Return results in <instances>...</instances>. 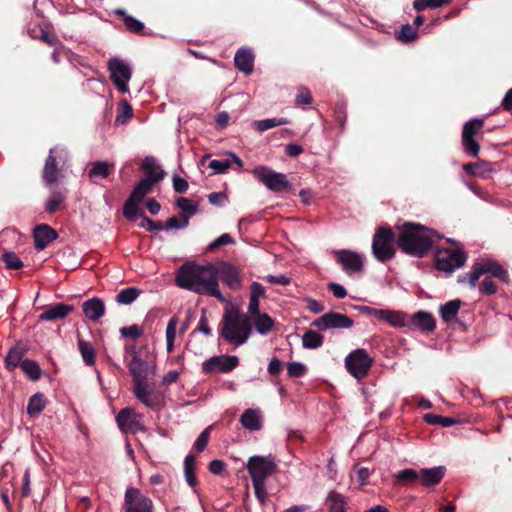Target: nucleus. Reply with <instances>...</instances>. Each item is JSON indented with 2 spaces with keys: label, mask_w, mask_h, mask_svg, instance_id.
I'll use <instances>...</instances> for the list:
<instances>
[{
  "label": "nucleus",
  "mask_w": 512,
  "mask_h": 512,
  "mask_svg": "<svg viewBox=\"0 0 512 512\" xmlns=\"http://www.w3.org/2000/svg\"><path fill=\"white\" fill-rule=\"evenodd\" d=\"M176 284L197 294L213 296L223 301L218 281L214 277V264L198 265L193 262L183 264L177 272Z\"/></svg>",
  "instance_id": "1"
},
{
  "label": "nucleus",
  "mask_w": 512,
  "mask_h": 512,
  "mask_svg": "<svg viewBox=\"0 0 512 512\" xmlns=\"http://www.w3.org/2000/svg\"><path fill=\"white\" fill-rule=\"evenodd\" d=\"M440 238V234L435 230L419 224L405 223L399 233L397 244L405 254L422 257L432 248L435 239Z\"/></svg>",
  "instance_id": "2"
},
{
  "label": "nucleus",
  "mask_w": 512,
  "mask_h": 512,
  "mask_svg": "<svg viewBox=\"0 0 512 512\" xmlns=\"http://www.w3.org/2000/svg\"><path fill=\"white\" fill-rule=\"evenodd\" d=\"M251 334L252 324L248 317L235 311H229L224 314L219 326L220 339L237 348L244 345Z\"/></svg>",
  "instance_id": "3"
},
{
  "label": "nucleus",
  "mask_w": 512,
  "mask_h": 512,
  "mask_svg": "<svg viewBox=\"0 0 512 512\" xmlns=\"http://www.w3.org/2000/svg\"><path fill=\"white\" fill-rule=\"evenodd\" d=\"M68 161V152L65 149L54 147L49 150L42 174L46 186L58 183L59 179L63 177V171L68 166Z\"/></svg>",
  "instance_id": "4"
},
{
  "label": "nucleus",
  "mask_w": 512,
  "mask_h": 512,
  "mask_svg": "<svg viewBox=\"0 0 512 512\" xmlns=\"http://www.w3.org/2000/svg\"><path fill=\"white\" fill-rule=\"evenodd\" d=\"M395 234L390 227H380L372 239V253L379 262H387L395 255Z\"/></svg>",
  "instance_id": "5"
},
{
  "label": "nucleus",
  "mask_w": 512,
  "mask_h": 512,
  "mask_svg": "<svg viewBox=\"0 0 512 512\" xmlns=\"http://www.w3.org/2000/svg\"><path fill=\"white\" fill-rule=\"evenodd\" d=\"M246 469L251 482L265 483L266 479L277 471V464L272 455H254L248 459Z\"/></svg>",
  "instance_id": "6"
},
{
  "label": "nucleus",
  "mask_w": 512,
  "mask_h": 512,
  "mask_svg": "<svg viewBox=\"0 0 512 512\" xmlns=\"http://www.w3.org/2000/svg\"><path fill=\"white\" fill-rule=\"evenodd\" d=\"M252 174L258 182L263 184L272 192L286 191L291 187V184L285 174L276 172L267 166H256L253 169Z\"/></svg>",
  "instance_id": "7"
},
{
  "label": "nucleus",
  "mask_w": 512,
  "mask_h": 512,
  "mask_svg": "<svg viewBox=\"0 0 512 512\" xmlns=\"http://www.w3.org/2000/svg\"><path fill=\"white\" fill-rule=\"evenodd\" d=\"M110 79L116 88L123 94L129 92L128 82L132 77L130 64L119 57H112L108 61Z\"/></svg>",
  "instance_id": "8"
},
{
  "label": "nucleus",
  "mask_w": 512,
  "mask_h": 512,
  "mask_svg": "<svg viewBox=\"0 0 512 512\" xmlns=\"http://www.w3.org/2000/svg\"><path fill=\"white\" fill-rule=\"evenodd\" d=\"M373 359L365 349L358 348L350 352L345 358V367L347 371L356 379L364 378L371 366Z\"/></svg>",
  "instance_id": "9"
},
{
  "label": "nucleus",
  "mask_w": 512,
  "mask_h": 512,
  "mask_svg": "<svg viewBox=\"0 0 512 512\" xmlns=\"http://www.w3.org/2000/svg\"><path fill=\"white\" fill-rule=\"evenodd\" d=\"M151 183L141 179L132 190L128 199L125 201L123 206V215L129 221H136L139 205L142 203L144 197L151 191Z\"/></svg>",
  "instance_id": "10"
},
{
  "label": "nucleus",
  "mask_w": 512,
  "mask_h": 512,
  "mask_svg": "<svg viewBox=\"0 0 512 512\" xmlns=\"http://www.w3.org/2000/svg\"><path fill=\"white\" fill-rule=\"evenodd\" d=\"M353 325V319L339 312L325 313L311 323V326L319 331L350 329Z\"/></svg>",
  "instance_id": "11"
},
{
  "label": "nucleus",
  "mask_w": 512,
  "mask_h": 512,
  "mask_svg": "<svg viewBox=\"0 0 512 512\" xmlns=\"http://www.w3.org/2000/svg\"><path fill=\"white\" fill-rule=\"evenodd\" d=\"M239 365V358L235 355H215L205 360L202 365V371L206 374L229 373Z\"/></svg>",
  "instance_id": "12"
},
{
  "label": "nucleus",
  "mask_w": 512,
  "mask_h": 512,
  "mask_svg": "<svg viewBox=\"0 0 512 512\" xmlns=\"http://www.w3.org/2000/svg\"><path fill=\"white\" fill-rule=\"evenodd\" d=\"M336 261L348 275L362 271L365 262V255L349 249L335 251Z\"/></svg>",
  "instance_id": "13"
},
{
  "label": "nucleus",
  "mask_w": 512,
  "mask_h": 512,
  "mask_svg": "<svg viewBox=\"0 0 512 512\" xmlns=\"http://www.w3.org/2000/svg\"><path fill=\"white\" fill-rule=\"evenodd\" d=\"M123 509L124 512H153V502L137 488L131 487L125 492Z\"/></svg>",
  "instance_id": "14"
},
{
  "label": "nucleus",
  "mask_w": 512,
  "mask_h": 512,
  "mask_svg": "<svg viewBox=\"0 0 512 512\" xmlns=\"http://www.w3.org/2000/svg\"><path fill=\"white\" fill-rule=\"evenodd\" d=\"M467 256L463 251L447 249L440 251L436 256V267L440 271L451 273L462 267Z\"/></svg>",
  "instance_id": "15"
},
{
  "label": "nucleus",
  "mask_w": 512,
  "mask_h": 512,
  "mask_svg": "<svg viewBox=\"0 0 512 512\" xmlns=\"http://www.w3.org/2000/svg\"><path fill=\"white\" fill-rule=\"evenodd\" d=\"M142 419V414L137 413L130 407L121 409L116 415V423L123 433L143 431L144 427L141 424Z\"/></svg>",
  "instance_id": "16"
},
{
  "label": "nucleus",
  "mask_w": 512,
  "mask_h": 512,
  "mask_svg": "<svg viewBox=\"0 0 512 512\" xmlns=\"http://www.w3.org/2000/svg\"><path fill=\"white\" fill-rule=\"evenodd\" d=\"M214 277L216 280L219 278L232 290H237L241 287L239 269L228 262L221 261L214 264Z\"/></svg>",
  "instance_id": "17"
},
{
  "label": "nucleus",
  "mask_w": 512,
  "mask_h": 512,
  "mask_svg": "<svg viewBox=\"0 0 512 512\" xmlns=\"http://www.w3.org/2000/svg\"><path fill=\"white\" fill-rule=\"evenodd\" d=\"M486 273H490L493 277L498 278L502 282H508V272L498 262L485 258L473 264L472 280L478 281L479 278Z\"/></svg>",
  "instance_id": "18"
},
{
  "label": "nucleus",
  "mask_w": 512,
  "mask_h": 512,
  "mask_svg": "<svg viewBox=\"0 0 512 512\" xmlns=\"http://www.w3.org/2000/svg\"><path fill=\"white\" fill-rule=\"evenodd\" d=\"M57 237V231L51 226L47 224L37 225L33 230L34 247L38 251L44 250Z\"/></svg>",
  "instance_id": "19"
},
{
  "label": "nucleus",
  "mask_w": 512,
  "mask_h": 512,
  "mask_svg": "<svg viewBox=\"0 0 512 512\" xmlns=\"http://www.w3.org/2000/svg\"><path fill=\"white\" fill-rule=\"evenodd\" d=\"M142 170L144 171L145 181H148L152 185L161 181L165 176V171L157 163V160L152 156H146L142 163Z\"/></svg>",
  "instance_id": "20"
},
{
  "label": "nucleus",
  "mask_w": 512,
  "mask_h": 512,
  "mask_svg": "<svg viewBox=\"0 0 512 512\" xmlns=\"http://www.w3.org/2000/svg\"><path fill=\"white\" fill-rule=\"evenodd\" d=\"M135 397L145 406L151 409H159L161 406L160 399L149 389L147 381L142 384L133 386Z\"/></svg>",
  "instance_id": "21"
},
{
  "label": "nucleus",
  "mask_w": 512,
  "mask_h": 512,
  "mask_svg": "<svg viewBox=\"0 0 512 512\" xmlns=\"http://www.w3.org/2000/svg\"><path fill=\"white\" fill-rule=\"evenodd\" d=\"M255 55L251 48L241 47L234 56V64L236 68L246 75H250L254 68Z\"/></svg>",
  "instance_id": "22"
},
{
  "label": "nucleus",
  "mask_w": 512,
  "mask_h": 512,
  "mask_svg": "<svg viewBox=\"0 0 512 512\" xmlns=\"http://www.w3.org/2000/svg\"><path fill=\"white\" fill-rule=\"evenodd\" d=\"M408 326L418 328L424 332H432L436 328V322L432 314L418 311L408 317Z\"/></svg>",
  "instance_id": "23"
},
{
  "label": "nucleus",
  "mask_w": 512,
  "mask_h": 512,
  "mask_svg": "<svg viewBox=\"0 0 512 512\" xmlns=\"http://www.w3.org/2000/svg\"><path fill=\"white\" fill-rule=\"evenodd\" d=\"M127 366L133 379V386L147 381L148 364L146 361L138 356H133Z\"/></svg>",
  "instance_id": "24"
},
{
  "label": "nucleus",
  "mask_w": 512,
  "mask_h": 512,
  "mask_svg": "<svg viewBox=\"0 0 512 512\" xmlns=\"http://www.w3.org/2000/svg\"><path fill=\"white\" fill-rule=\"evenodd\" d=\"M446 474L445 466H435L431 468H422L419 470V480L423 486H435L441 482Z\"/></svg>",
  "instance_id": "25"
},
{
  "label": "nucleus",
  "mask_w": 512,
  "mask_h": 512,
  "mask_svg": "<svg viewBox=\"0 0 512 512\" xmlns=\"http://www.w3.org/2000/svg\"><path fill=\"white\" fill-rule=\"evenodd\" d=\"M82 310L89 320L97 321L105 313V304L100 298L93 297L82 304Z\"/></svg>",
  "instance_id": "26"
},
{
  "label": "nucleus",
  "mask_w": 512,
  "mask_h": 512,
  "mask_svg": "<svg viewBox=\"0 0 512 512\" xmlns=\"http://www.w3.org/2000/svg\"><path fill=\"white\" fill-rule=\"evenodd\" d=\"M74 310L72 305L57 303L39 315L40 321H54L57 319L65 318L70 312Z\"/></svg>",
  "instance_id": "27"
},
{
  "label": "nucleus",
  "mask_w": 512,
  "mask_h": 512,
  "mask_svg": "<svg viewBox=\"0 0 512 512\" xmlns=\"http://www.w3.org/2000/svg\"><path fill=\"white\" fill-rule=\"evenodd\" d=\"M239 421L245 429L250 431H258L262 428V416L258 409H246Z\"/></svg>",
  "instance_id": "28"
},
{
  "label": "nucleus",
  "mask_w": 512,
  "mask_h": 512,
  "mask_svg": "<svg viewBox=\"0 0 512 512\" xmlns=\"http://www.w3.org/2000/svg\"><path fill=\"white\" fill-rule=\"evenodd\" d=\"M229 156L230 158L226 159L211 160L209 163V168L214 170L216 174H223L230 168L232 163L237 164L240 168L243 166V161L235 153L230 152Z\"/></svg>",
  "instance_id": "29"
},
{
  "label": "nucleus",
  "mask_w": 512,
  "mask_h": 512,
  "mask_svg": "<svg viewBox=\"0 0 512 512\" xmlns=\"http://www.w3.org/2000/svg\"><path fill=\"white\" fill-rule=\"evenodd\" d=\"M252 318L254 328L258 334L266 336L273 330L275 322L267 313H262Z\"/></svg>",
  "instance_id": "30"
},
{
  "label": "nucleus",
  "mask_w": 512,
  "mask_h": 512,
  "mask_svg": "<svg viewBox=\"0 0 512 512\" xmlns=\"http://www.w3.org/2000/svg\"><path fill=\"white\" fill-rule=\"evenodd\" d=\"M113 14L123 19L125 26L129 31L133 33H141L143 31V22L127 14V12L124 9L117 8L113 11Z\"/></svg>",
  "instance_id": "31"
},
{
  "label": "nucleus",
  "mask_w": 512,
  "mask_h": 512,
  "mask_svg": "<svg viewBox=\"0 0 512 512\" xmlns=\"http://www.w3.org/2000/svg\"><path fill=\"white\" fill-rule=\"evenodd\" d=\"M26 353L25 347L17 344L13 346L5 357V365L9 370L15 369L23 361L22 358Z\"/></svg>",
  "instance_id": "32"
},
{
  "label": "nucleus",
  "mask_w": 512,
  "mask_h": 512,
  "mask_svg": "<svg viewBox=\"0 0 512 512\" xmlns=\"http://www.w3.org/2000/svg\"><path fill=\"white\" fill-rule=\"evenodd\" d=\"M196 457L193 454H188L184 459V476L186 483L195 488L197 485V478L195 475Z\"/></svg>",
  "instance_id": "33"
},
{
  "label": "nucleus",
  "mask_w": 512,
  "mask_h": 512,
  "mask_svg": "<svg viewBox=\"0 0 512 512\" xmlns=\"http://www.w3.org/2000/svg\"><path fill=\"white\" fill-rule=\"evenodd\" d=\"M461 304L462 302L460 299H454L441 305L439 308V313L443 321H451L458 314Z\"/></svg>",
  "instance_id": "34"
},
{
  "label": "nucleus",
  "mask_w": 512,
  "mask_h": 512,
  "mask_svg": "<svg viewBox=\"0 0 512 512\" xmlns=\"http://www.w3.org/2000/svg\"><path fill=\"white\" fill-rule=\"evenodd\" d=\"M176 206L182 211V218L190 221V218L198 213V203L185 197L176 200Z\"/></svg>",
  "instance_id": "35"
},
{
  "label": "nucleus",
  "mask_w": 512,
  "mask_h": 512,
  "mask_svg": "<svg viewBox=\"0 0 512 512\" xmlns=\"http://www.w3.org/2000/svg\"><path fill=\"white\" fill-rule=\"evenodd\" d=\"M290 123V120L284 117H274L267 118L263 120H257L253 122V126L259 132H265L269 129H272L277 126L287 125Z\"/></svg>",
  "instance_id": "36"
},
{
  "label": "nucleus",
  "mask_w": 512,
  "mask_h": 512,
  "mask_svg": "<svg viewBox=\"0 0 512 512\" xmlns=\"http://www.w3.org/2000/svg\"><path fill=\"white\" fill-rule=\"evenodd\" d=\"M327 502L329 504V512H346L347 502L342 494L330 491L327 495Z\"/></svg>",
  "instance_id": "37"
},
{
  "label": "nucleus",
  "mask_w": 512,
  "mask_h": 512,
  "mask_svg": "<svg viewBox=\"0 0 512 512\" xmlns=\"http://www.w3.org/2000/svg\"><path fill=\"white\" fill-rule=\"evenodd\" d=\"M46 406V400L42 393H36L32 395L28 401L27 413L35 417L39 415Z\"/></svg>",
  "instance_id": "38"
},
{
  "label": "nucleus",
  "mask_w": 512,
  "mask_h": 512,
  "mask_svg": "<svg viewBox=\"0 0 512 512\" xmlns=\"http://www.w3.org/2000/svg\"><path fill=\"white\" fill-rule=\"evenodd\" d=\"M323 342L324 337L314 330H308L302 336V346L306 349H317Z\"/></svg>",
  "instance_id": "39"
},
{
  "label": "nucleus",
  "mask_w": 512,
  "mask_h": 512,
  "mask_svg": "<svg viewBox=\"0 0 512 512\" xmlns=\"http://www.w3.org/2000/svg\"><path fill=\"white\" fill-rule=\"evenodd\" d=\"M484 121L481 118H472L467 121L462 130V138H471L474 139V136L477 135L481 129L483 128Z\"/></svg>",
  "instance_id": "40"
},
{
  "label": "nucleus",
  "mask_w": 512,
  "mask_h": 512,
  "mask_svg": "<svg viewBox=\"0 0 512 512\" xmlns=\"http://www.w3.org/2000/svg\"><path fill=\"white\" fill-rule=\"evenodd\" d=\"M384 321L397 328L408 326V316L399 311L387 310Z\"/></svg>",
  "instance_id": "41"
},
{
  "label": "nucleus",
  "mask_w": 512,
  "mask_h": 512,
  "mask_svg": "<svg viewBox=\"0 0 512 512\" xmlns=\"http://www.w3.org/2000/svg\"><path fill=\"white\" fill-rule=\"evenodd\" d=\"M487 165L486 162L479 161L465 164L463 169L468 175H479L482 178H487L488 174L491 172V170L487 168Z\"/></svg>",
  "instance_id": "42"
},
{
  "label": "nucleus",
  "mask_w": 512,
  "mask_h": 512,
  "mask_svg": "<svg viewBox=\"0 0 512 512\" xmlns=\"http://www.w3.org/2000/svg\"><path fill=\"white\" fill-rule=\"evenodd\" d=\"M137 219H140L141 222L139 226L144 228L148 232L160 231L164 230V223L161 221H153L150 219L144 212L138 210Z\"/></svg>",
  "instance_id": "43"
},
{
  "label": "nucleus",
  "mask_w": 512,
  "mask_h": 512,
  "mask_svg": "<svg viewBox=\"0 0 512 512\" xmlns=\"http://www.w3.org/2000/svg\"><path fill=\"white\" fill-rule=\"evenodd\" d=\"M140 294V291L135 287H128L121 290L116 295V301L122 305H129L134 302Z\"/></svg>",
  "instance_id": "44"
},
{
  "label": "nucleus",
  "mask_w": 512,
  "mask_h": 512,
  "mask_svg": "<svg viewBox=\"0 0 512 512\" xmlns=\"http://www.w3.org/2000/svg\"><path fill=\"white\" fill-rule=\"evenodd\" d=\"M424 420L431 425H440L442 427H450L458 421L452 417L441 416L438 414L428 413L424 415Z\"/></svg>",
  "instance_id": "45"
},
{
  "label": "nucleus",
  "mask_w": 512,
  "mask_h": 512,
  "mask_svg": "<svg viewBox=\"0 0 512 512\" xmlns=\"http://www.w3.org/2000/svg\"><path fill=\"white\" fill-rule=\"evenodd\" d=\"M20 367L22 371L33 381H36L40 377V367L39 364L31 359H24L20 363Z\"/></svg>",
  "instance_id": "46"
},
{
  "label": "nucleus",
  "mask_w": 512,
  "mask_h": 512,
  "mask_svg": "<svg viewBox=\"0 0 512 512\" xmlns=\"http://www.w3.org/2000/svg\"><path fill=\"white\" fill-rule=\"evenodd\" d=\"M79 351L86 365L91 366L95 362V351L90 342L79 340Z\"/></svg>",
  "instance_id": "47"
},
{
  "label": "nucleus",
  "mask_w": 512,
  "mask_h": 512,
  "mask_svg": "<svg viewBox=\"0 0 512 512\" xmlns=\"http://www.w3.org/2000/svg\"><path fill=\"white\" fill-rule=\"evenodd\" d=\"M110 164L106 161H96L88 172L90 179L107 178L110 174Z\"/></svg>",
  "instance_id": "48"
},
{
  "label": "nucleus",
  "mask_w": 512,
  "mask_h": 512,
  "mask_svg": "<svg viewBox=\"0 0 512 512\" xmlns=\"http://www.w3.org/2000/svg\"><path fill=\"white\" fill-rule=\"evenodd\" d=\"M1 260L4 262L5 267L10 270H18L23 267V261L13 251H5Z\"/></svg>",
  "instance_id": "49"
},
{
  "label": "nucleus",
  "mask_w": 512,
  "mask_h": 512,
  "mask_svg": "<svg viewBox=\"0 0 512 512\" xmlns=\"http://www.w3.org/2000/svg\"><path fill=\"white\" fill-rule=\"evenodd\" d=\"M417 38V29L416 27L405 24L402 25L400 31L398 32V39L405 44L411 43L415 41Z\"/></svg>",
  "instance_id": "50"
},
{
  "label": "nucleus",
  "mask_w": 512,
  "mask_h": 512,
  "mask_svg": "<svg viewBox=\"0 0 512 512\" xmlns=\"http://www.w3.org/2000/svg\"><path fill=\"white\" fill-rule=\"evenodd\" d=\"M64 199H65L64 194H62L59 191H53V193L51 194V196L49 197V199L46 202V206H45L46 211L48 213L56 212L58 210L59 206L64 201Z\"/></svg>",
  "instance_id": "51"
},
{
  "label": "nucleus",
  "mask_w": 512,
  "mask_h": 512,
  "mask_svg": "<svg viewBox=\"0 0 512 512\" xmlns=\"http://www.w3.org/2000/svg\"><path fill=\"white\" fill-rule=\"evenodd\" d=\"M419 471H416L411 468H405L403 470H400L396 475L395 479L396 481L400 483H410L414 482L416 480H419Z\"/></svg>",
  "instance_id": "52"
},
{
  "label": "nucleus",
  "mask_w": 512,
  "mask_h": 512,
  "mask_svg": "<svg viewBox=\"0 0 512 512\" xmlns=\"http://www.w3.org/2000/svg\"><path fill=\"white\" fill-rule=\"evenodd\" d=\"M133 117L132 107L127 101H122L120 104V110L116 117L117 124H126Z\"/></svg>",
  "instance_id": "53"
},
{
  "label": "nucleus",
  "mask_w": 512,
  "mask_h": 512,
  "mask_svg": "<svg viewBox=\"0 0 512 512\" xmlns=\"http://www.w3.org/2000/svg\"><path fill=\"white\" fill-rule=\"evenodd\" d=\"M463 150L471 157H477L480 152V145L475 139L462 138Z\"/></svg>",
  "instance_id": "54"
},
{
  "label": "nucleus",
  "mask_w": 512,
  "mask_h": 512,
  "mask_svg": "<svg viewBox=\"0 0 512 512\" xmlns=\"http://www.w3.org/2000/svg\"><path fill=\"white\" fill-rule=\"evenodd\" d=\"M189 225L186 218L178 219L176 216L170 217L164 224V230L169 231L173 229H185Z\"/></svg>",
  "instance_id": "55"
},
{
  "label": "nucleus",
  "mask_w": 512,
  "mask_h": 512,
  "mask_svg": "<svg viewBox=\"0 0 512 512\" xmlns=\"http://www.w3.org/2000/svg\"><path fill=\"white\" fill-rule=\"evenodd\" d=\"M211 427L204 429L194 442V449L198 452H203L209 441Z\"/></svg>",
  "instance_id": "56"
},
{
  "label": "nucleus",
  "mask_w": 512,
  "mask_h": 512,
  "mask_svg": "<svg viewBox=\"0 0 512 512\" xmlns=\"http://www.w3.org/2000/svg\"><path fill=\"white\" fill-rule=\"evenodd\" d=\"M497 284L491 277H485L479 286L480 293L490 296L497 292Z\"/></svg>",
  "instance_id": "57"
},
{
  "label": "nucleus",
  "mask_w": 512,
  "mask_h": 512,
  "mask_svg": "<svg viewBox=\"0 0 512 512\" xmlns=\"http://www.w3.org/2000/svg\"><path fill=\"white\" fill-rule=\"evenodd\" d=\"M234 239L230 236L228 233H224L215 240H213L208 246L207 250L212 251L215 250L221 246L233 244Z\"/></svg>",
  "instance_id": "58"
},
{
  "label": "nucleus",
  "mask_w": 512,
  "mask_h": 512,
  "mask_svg": "<svg viewBox=\"0 0 512 512\" xmlns=\"http://www.w3.org/2000/svg\"><path fill=\"white\" fill-rule=\"evenodd\" d=\"M448 0H415L413 3V7L416 10H423L427 7L431 8H439Z\"/></svg>",
  "instance_id": "59"
},
{
  "label": "nucleus",
  "mask_w": 512,
  "mask_h": 512,
  "mask_svg": "<svg viewBox=\"0 0 512 512\" xmlns=\"http://www.w3.org/2000/svg\"><path fill=\"white\" fill-rule=\"evenodd\" d=\"M312 96L310 91L306 87H300L297 91L295 103L297 105H309L312 103Z\"/></svg>",
  "instance_id": "60"
},
{
  "label": "nucleus",
  "mask_w": 512,
  "mask_h": 512,
  "mask_svg": "<svg viewBox=\"0 0 512 512\" xmlns=\"http://www.w3.org/2000/svg\"><path fill=\"white\" fill-rule=\"evenodd\" d=\"M306 370V366L300 362H290L287 365V371L290 377H302L306 373Z\"/></svg>",
  "instance_id": "61"
},
{
  "label": "nucleus",
  "mask_w": 512,
  "mask_h": 512,
  "mask_svg": "<svg viewBox=\"0 0 512 512\" xmlns=\"http://www.w3.org/2000/svg\"><path fill=\"white\" fill-rule=\"evenodd\" d=\"M120 334L123 337H131L133 339H136L139 336H141L142 331L138 325H131V326H127V327H122L120 329Z\"/></svg>",
  "instance_id": "62"
},
{
  "label": "nucleus",
  "mask_w": 512,
  "mask_h": 512,
  "mask_svg": "<svg viewBox=\"0 0 512 512\" xmlns=\"http://www.w3.org/2000/svg\"><path fill=\"white\" fill-rule=\"evenodd\" d=\"M355 473L357 477V481L360 483L361 486H364L367 484L368 479L371 475V471L369 468L366 467H355Z\"/></svg>",
  "instance_id": "63"
},
{
  "label": "nucleus",
  "mask_w": 512,
  "mask_h": 512,
  "mask_svg": "<svg viewBox=\"0 0 512 512\" xmlns=\"http://www.w3.org/2000/svg\"><path fill=\"white\" fill-rule=\"evenodd\" d=\"M188 187H189L188 182L184 178H182L178 175H175L173 177V189L175 192L181 193V194L185 193L188 190Z\"/></svg>",
  "instance_id": "64"
}]
</instances>
